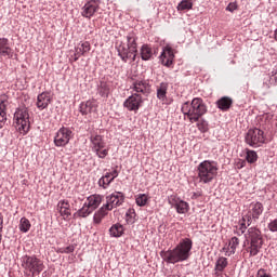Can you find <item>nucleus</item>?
<instances>
[{
	"mask_svg": "<svg viewBox=\"0 0 277 277\" xmlns=\"http://www.w3.org/2000/svg\"><path fill=\"white\" fill-rule=\"evenodd\" d=\"M227 267H228V259L221 256L215 262L214 271L222 273Z\"/></svg>",
	"mask_w": 277,
	"mask_h": 277,
	"instance_id": "obj_30",
	"label": "nucleus"
},
{
	"mask_svg": "<svg viewBox=\"0 0 277 277\" xmlns=\"http://www.w3.org/2000/svg\"><path fill=\"white\" fill-rule=\"evenodd\" d=\"M101 202H103V196L101 195H92L88 197L87 206L91 208L93 211H96L98 207H101Z\"/></svg>",
	"mask_w": 277,
	"mask_h": 277,
	"instance_id": "obj_24",
	"label": "nucleus"
},
{
	"mask_svg": "<svg viewBox=\"0 0 277 277\" xmlns=\"http://www.w3.org/2000/svg\"><path fill=\"white\" fill-rule=\"evenodd\" d=\"M143 103L144 98L142 97V94L133 93L123 102V107H126L128 111H137Z\"/></svg>",
	"mask_w": 277,
	"mask_h": 277,
	"instance_id": "obj_12",
	"label": "nucleus"
},
{
	"mask_svg": "<svg viewBox=\"0 0 277 277\" xmlns=\"http://www.w3.org/2000/svg\"><path fill=\"white\" fill-rule=\"evenodd\" d=\"M76 247L77 245H69L67 247L58 248L56 252L57 254H72Z\"/></svg>",
	"mask_w": 277,
	"mask_h": 277,
	"instance_id": "obj_38",
	"label": "nucleus"
},
{
	"mask_svg": "<svg viewBox=\"0 0 277 277\" xmlns=\"http://www.w3.org/2000/svg\"><path fill=\"white\" fill-rule=\"evenodd\" d=\"M72 130L68 127H62L54 136V145L57 148H66L70 144V140L74 137Z\"/></svg>",
	"mask_w": 277,
	"mask_h": 277,
	"instance_id": "obj_8",
	"label": "nucleus"
},
{
	"mask_svg": "<svg viewBox=\"0 0 277 277\" xmlns=\"http://www.w3.org/2000/svg\"><path fill=\"white\" fill-rule=\"evenodd\" d=\"M275 40H277V29H275Z\"/></svg>",
	"mask_w": 277,
	"mask_h": 277,
	"instance_id": "obj_59",
	"label": "nucleus"
},
{
	"mask_svg": "<svg viewBox=\"0 0 277 277\" xmlns=\"http://www.w3.org/2000/svg\"><path fill=\"white\" fill-rule=\"evenodd\" d=\"M132 90L135 92V94L148 96L150 94V83H148L146 80H135L132 83Z\"/></svg>",
	"mask_w": 277,
	"mask_h": 277,
	"instance_id": "obj_18",
	"label": "nucleus"
},
{
	"mask_svg": "<svg viewBox=\"0 0 277 277\" xmlns=\"http://www.w3.org/2000/svg\"><path fill=\"white\" fill-rule=\"evenodd\" d=\"M126 222L127 224H135V222H137V213H135V209H128L126 212Z\"/></svg>",
	"mask_w": 277,
	"mask_h": 277,
	"instance_id": "obj_31",
	"label": "nucleus"
},
{
	"mask_svg": "<svg viewBox=\"0 0 277 277\" xmlns=\"http://www.w3.org/2000/svg\"><path fill=\"white\" fill-rule=\"evenodd\" d=\"M3 124H5V123L0 121V129H3Z\"/></svg>",
	"mask_w": 277,
	"mask_h": 277,
	"instance_id": "obj_58",
	"label": "nucleus"
},
{
	"mask_svg": "<svg viewBox=\"0 0 277 277\" xmlns=\"http://www.w3.org/2000/svg\"><path fill=\"white\" fill-rule=\"evenodd\" d=\"M261 122H263V118L261 119Z\"/></svg>",
	"mask_w": 277,
	"mask_h": 277,
	"instance_id": "obj_63",
	"label": "nucleus"
},
{
	"mask_svg": "<svg viewBox=\"0 0 277 277\" xmlns=\"http://www.w3.org/2000/svg\"><path fill=\"white\" fill-rule=\"evenodd\" d=\"M271 81H275V83H276V81H277L276 72L271 77Z\"/></svg>",
	"mask_w": 277,
	"mask_h": 277,
	"instance_id": "obj_55",
	"label": "nucleus"
},
{
	"mask_svg": "<svg viewBox=\"0 0 277 277\" xmlns=\"http://www.w3.org/2000/svg\"><path fill=\"white\" fill-rule=\"evenodd\" d=\"M78 213H79V211H77V212L74 213V220L77 219V217H79V214H78Z\"/></svg>",
	"mask_w": 277,
	"mask_h": 277,
	"instance_id": "obj_57",
	"label": "nucleus"
},
{
	"mask_svg": "<svg viewBox=\"0 0 277 277\" xmlns=\"http://www.w3.org/2000/svg\"><path fill=\"white\" fill-rule=\"evenodd\" d=\"M57 208H58V213L63 217H68L69 215H71V213H70V202H68V200L58 201Z\"/></svg>",
	"mask_w": 277,
	"mask_h": 277,
	"instance_id": "obj_25",
	"label": "nucleus"
},
{
	"mask_svg": "<svg viewBox=\"0 0 277 277\" xmlns=\"http://www.w3.org/2000/svg\"><path fill=\"white\" fill-rule=\"evenodd\" d=\"M14 120L17 126H19V131H23L24 135L29 133L31 129V122L29 121V109L27 106H22L16 108L14 113Z\"/></svg>",
	"mask_w": 277,
	"mask_h": 277,
	"instance_id": "obj_7",
	"label": "nucleus"
},
{
	"mask_svg": "<svg viewBox=\"0 0 277 277\" xmlns=\"http://www.w3.org/2000/svg\"><path fill=\"white\" fill-rule=\"evenodd\" d=\"M94 211L88 206V203H84L81 209L78 210L79 217H88V215H91Z\"/></svg>",
	"mask_w": 277,
	"mask_h": 277,
	"instance_id": "obj_37",
	"label": "nucleus"
},
{
	"mask_svg": "<svg viewBox=\"0 0 277 277\" xmlns=\"http://www.w3.org/2000/svg\"><path fill=\"white\" fill-rule=\"evenodd\" d=\"M273 124H274L275 127H277V121H275Z\"/></svg>",
	"mask_w": 277,
	"mask_h": 277,
	"instance_id": "obj_61",
	"label": "nucleus"
},
{
	"mask_svg": "<svg viewBox=\"0 0 277 277\" xmlns=\"http://www.w3.org/2000/svg\"><path fill=\"white\" fill-rule=\"evenodd\" d=\"M100 8H101V0L88 1L83 5L81 14L84 18H90L91 16H94L96 12H98Z\"/></svg>",
	"mask_w": 277,
	"mask_h": 277,
	"instance_id": "obj_14",
	"label": "nucleus"
},
{
	"mask_svg": "<svg viewBox=\"0 0 277 277\" xmlns=\"http://www.w3.org/2000/svg\"><path fill=\"white\" fill-rule=\"evenodd\" d=\"M159 58L162 66L170 68L174 64V50L171 47L163 48Z\"/></svg>",
	"mask_w": 277,
	"mask_h": 277,
	"instance_id": "obj_16",
	"label": "nucleus"
},
{
	"mask_svg": "<svg viewBox=\"0 0 277 277\" xmlns=\"http://www.w3.org/2000/svg\"><path fill=\"white\" fill-rule=\"evenodd\" d=\"M246 222H247V221H243V219H242V222L240 223V230H241L242 233L246 230V228H248V227L246 226Z\"/></svg>",
	"mask_w": 277,
	"mask_h": 277,
	"instance_id": "obj_53",
	"label": "nucleus"
},
{
	"mask_svg": "<svg viewBox=\"0 0 277 277\" xmlns=\"http://www.w3.org/2000/svg\"><path fill=\"white\" fill-rule=\"evenodd\" d=\"M108 211H113L109 207V205L105 203L103 207H101L98 209V211L96 213H98L100 215L104 216L107 215Z\"/></svg>",
	"mask_w": 277,
	"mask_h": 277,
	"instance_id": "obj_43",
	"label": "nucleus"
},
{
	"mask_svg": "<svg viewBox=\"0 0 277 277\" xmlns=\"http://www.w3.org/2000/svg\"><path fill=\"white\" fill-rule=\"evenodd\" d=\"M267 227L271 233H277V219L271 221Z\"/></svg>",
	"mask_w": 277,
	"mask_h": 277,
	"instance_id": "obj_44",
	"label": "nucleus"
},
{
	"mask_svg": "<svg viewBox=\"0 0 277 277\" xmlns=\"http://www.w3.org/2000/svg\"><path fill=\"white\" fill-rule=\"evenodd\" d=\"M168 82H161L157 87V98L159 101H166L168 98Z\"/></svg>",
	"mask_w": 277,
	"mask_h": 277,
	"instance_id": "obj_29",
	"label": "nucleus"
},
{
	"mask_svg": "<svg viewBox=\"0 0 277 277\" xmlns=\"http://www.w3.org/2000/svg\"><path fill=\"white\" fill-rule=\"evenodd\" d=\"M140 55L143 62H149V60H155V55H157V48L153 49L150 44L144 43L141 47Z\"/></svg>",
	"mask_w": 277,
	"mask_h": 277,
	"instance_id": "obj_19",
	"label": "nucleus"
},
{
	"mask_svg": "<svg viewBox=\"0 0 277 277\" xmlns=\"http://www.w3.org/2000/svg\"><path fill=\"white\" fill-rule=\"evenodd\" d=\"M8 100L0 98V116H5V111L8 110Z\"/></svg>",
	"mask_w": 277,
	"mask_h": 277,
	"instance_id": "obj_42",
	"label": "nucleus"
},
{
	"mask_svg": "<svg viewBox=\"0 0 277 277\" xmlns=\"http://www.w3.org/2000/svg\"><path fill=\"white\" fill-rule=\"evenodd\" d=\"M96 107V101L89 100L80 104L79 110L82 116H88V114H92V111H94Z\"/></svg>",
	"mask_w": 277,
	"mask_h": 277,
	"instance_id": "obj_20",
	"label": "nucleus"
},
{
	"mask_svg": "<svg viewBox=\"0 0 277 277\" xmlns=\"http://www.w3.org/2000/svg\"><path fill=\"white\" fill-rule=\"evenodd\" d=\"M75 54L78 55L79 57H81V56L85 57V54L83 53V51L81 49H79L78 47L75 48Z\"/></svg>",
	"mask_w": 277,
	"mask_h": 277,
	"instance_id": "obj_48",
	"label": "nucleus"
},
{
	"mask_svg": "<svg viewBox=\"0 0 277 277\" xmlns=\"http://www.w3.org/2000/svg\"><path fill=\"white\" fill-rule=\"evenodd\" d=\"M90 142L93 145V150L97 148H105V140H103V135L96 134L90 136Z\"/></svg>",
	"mask_w": 277,
	"mask_h": 277,
	"instance_id": "obj_26",
	"label": "nucleus"
},
{
	"mask_svg": "<svg viewBox=\"0 0 277 277\" xmlns=\"http://www.w3.org/2000/svg\"><path fill=\"white\" fill-rule=\"evenodd\" d=\"M214 275H215L216 277H228V275L222 274V273H220V272H215Z\"/></svg>",
	"mask_w": 277,
	"mask_h": 277,
	"instance_id": "obj_54",
	"label": "nucleus"
},
{
	"mask_svg": "<svg viewBox=\"0 0 277 277\" xmlns=\"http://www.w3.org/2000/svg\"><path fill=\"white\" fill-rule=\"evenodd\" d=\"M148 200H150V197L146 194H138L135 196L137 207H146L148 205Z\"/></svg>",
	"mask_w": 277,
	"mask_h": 277,
	"instance_id": "obj_34",
	"label": "nucleus"
},
{
	"mask_svg": "<svg viewBox=\"0 0 277 277\" xmlns=\"http://www.w3.org/2000/svg\"><path fill=\"white\" fill-rule=\"evenodd\" d=\"M217 162L213 160H203L197 167L199 183L205 185L211 183L217 176Z\"/></svg>",
	"mask_w": 277,
	"mask_h": 277,
	"instance_id": "obj_4",
	"label": "nucleus"
},
{
	"mask_svg": "<svg viewBox=\"0 0 277 277\" xmlns=\"http://www.w3.org/2000/svg\"><path fill=\"white\" fill-rule=\"evenodd\" d=\"M168 202L171 207L175 208L176 213L179 214L189 213V203L181 199L179 195L169 196Z\"/></svg>",
	"mask_w": 277,
	"mask_h": 277,
	"instance_id": "obj_11",
	"label": "nucleus"
},
{
	"mask_svg": "<svg viewBox=\"0 0 277 277\" xmlns=\"http://www.w3.org/2000/svg\"><path fill=\"white\" fill-rule=\"evenodd\" d=\"M181 111L184 116H186L194 124V122H199L200 118L207 114L208 108L207 104H205V100L201 97H195L192 102H185L182 104Z\"/></svg>",
	"mask_w": 277,
	"mask_h": 277,
	"instance_id": "obj_2",
	"label": "nucleus"
},
{
	"mask_svg": "<svg viewBox=\"0 0 277 277\" xmlns=\"http://www.w3.org/2000/svg\"><path fill=\"white\" fill-rule=\"evenodd\" d=\"M237 246H239V238L234 236L229 240L230 254H235V250H237Z\"/></svg>",
	"mask_w": 277,
	"mask_h": 277,
	"instance_id": "obj_39",
	"label": "nucleus"
},
{
	"mask_svg": "<svg viewBox=\"0 0 277 277\" xmlns=\"http://www.w3.org/2000/svg\"><path fill=\"white\" fill-rule=\"evenodd\" d=\"M78 48L84 53V55H88V52L91 51L92 45L89 43V41H84L78 44Z\"/></svg>",
	"mask_w": 277,
	"mask_h": 277,
	"instance_id": "obj_40",
	"label": "nucleus"
},
{
	"mask_svg": "<svg viewBox=\"0 0 277 277\" xmlns=\"http://www.w3.org/2000/svg\"><path fill=\"white\" fill-rule=\"evenodd\" d=\"M238 170H241V168H246V160H239L237 163Z\"/></svg>",
	"mask_w": 277,
	"mask_h": 277,
	"instance_id": "obj_49",
	"label": "nucleus"
},
{
	"mask_svg": "<svg viewBox=\"0 0 277 277\" xmlns=\"http://www.w3.org/2000/svg\"><path fill=\"white\" fill-rule=\"evenodd\" d=\"M234 10H237V3L230 2V3L226 6V11H227V12H233Z\"/></svg>",
	"mask_w": 277,
	"mask_h": 277,
	"instance_id": "obj_46",
	"label": "nucleus"
},
{
	"mask_svg": "<svg viewBox=\"0 0 277 277\" xmlns=\"http://www.w3.org/2000/svg\"><path fill=\"white\" fill-rule=\"evenodd\" d=\"M93 151L95 153V155H97L100 159H105V157L109 155V149L97 148V149H93Z\"/></svg>",
	"mask_w": 277,
	"mask_h": 277,
	"instance_id": "obj_41",
	"label": "nucleus"
},
{
	"mask_svg": "<svg viewBox=\"0 0 277 277\" xmlns=\"http://www.w3.org/2000/svg\"><path fill=\"white\" fill-rule=\"evenodd\" d=\"M216 106L221 109V111H228V109L233 107V98L229 96H223L216 102Z\"/></svg>",
	"mask_w": 277,
	"mask_h": 277,
	"instance_id": "obj_23",
	"label": "nucleus"
},
{
	"mask_svg": "<svg viewBox=\"0 0 277 277\" xmlns=\"http://www.w3.org/2000/svg\"><path fill=\"white\" fill-rule=\"evenodd\" d=\"M258 277H272V275L267 274V271L261 268V269L258 272Z\"/></svg>",
	"mask_w": 277,
	"mask_h": 277,
	"instance_id": "obj_47",
	"label": "nucleus"
},
{
	"mask_svg": "<svg viewBox=\"0 0 277 277\" xmlns=\"http://www.w3.org/2000/svg\"><path fill=\"white\" fill-rule=\"evenodd\" d=\"M265 127L249 129L245 136V142L252 148H259L265 144Z\"/></svg>",
	"mask_w": 277,
	"mask_h": 277,
	"instance_id": "obj_6",
	"label": "nucleus"
},
{
	"mask_svg": "<svg viewBox=\"0 0 277 277\" xmlns=\"http://www.w3.org/2000/svg\"><path fill=\"white\" fill-rule=\"evenodd\" d=\"M197 122V128L200 131V133H208L209 132V122L205 120L203 118H200Z\"/></svg>",
	"mask_w": 277,
	"mask_h": 277,
	"instance_id": "obj_36",
	"label": "nucleus"
},
{
	"mask_svg": "<svg viewBox=\"0 0 277 277\" xmlns=\"http://www.w3.org/2000/svg\"><path fill=\"white\" fill-rule=\"evenodd\" d=\"M79 61V56L77 54H74V62H78Z\"/></svg>",
	"mask_w": 277,
	"mask_h": 277,
	"instance_id": "obj_56",
	"label": "nucleus"
},
{
	"mask_svg": "<svg viewBox=\"0 0 277 277\" xmlns=\"http://www.w3.org/2000/svg\"><path fill=\"white\" fill-rule=\"evenodd\" d=\"M0 57H9V60H18V54L10 47L9 38H0Z\"/></svg>",
	"mask_w": 277,
	"mask_h": 277,
	"instance_id": "obj_13",
	"label": "nucleus"
},
{
	"mask_svg": "<svg viewBox=\"0 0 277 277\" xmlns=\"http://www.w3.org/2000/svg\"><path fill=\"white\" fill-rule=\"evenodd\" d=\"M263 203L260 201L251 202L249 206V211L247 214L242 216L243 222H247L248 226L253 222H258V220L263 215Z\"/></svg>",
	"mask_w": 277,
	"mask_h": 277,
	"instance_id": "obj_9",
	"label": "nucleus"
},
{
	"mask_svg": "<svg viewBox=\"0 0 277 277\" xmlns=\"http://www.w3.org/2000/svg\"><path fill=\"white\" fill-rule=\"evenodd\" d=\"M96 92L102 98H109V92H111V88L107 81L101 80L97 84Z\"/></svg>",
	"mask_w": 277,
	"mask_h": 277,
	"instance_id": "obj_21",
	"label": "nucleus"
},
{
	"mask_svg": "<svg viewBox=\"0 0 277 277\" xmlns=\"http://www.w3.org/2000/svg\"><path fill=\"white\" fill-rule=\"evenodd\" d=\"M109 235L110 237L119 238L124 235V226L120 223L114 224L109 228Z\"/></svg>",
	"mask_w": 277,
	"mask_h": 277,
	"instance_id": "obj_27",
	"label": "nucleus"
},
{
	"mask_svg": "<svg viewBox=\"0 0 277 277\" xmlns=\"http://www.w3.org/2000/svg\"><path fill=\"white\" fill-rule=\"evenodd\" d=\"M192 248H194L192 238H182L173 249L160 251V256L164 263L175 265V263L189 261Z\"/></svg>",
	"mask_w": 277,
	"mask_h": 277,
	"instance_id": "obj_1",
	"label": "nucleus"
},
{
	"mask_svg": "<svg viewBox=\"0 0 277 277\" xmlns=\"http://www.w3.org/2000/svg\"><path fill=\"white\" fill-rule=\"evenodd\" d=\"M116 50L118 57H120L124 64H127L129 60H131V62H135V58L137 57V54L122 41L119 43V45H116Z\"/></svg>",
	"mask_w": 277,
	"mask_h": 277,
	"instance_id": "obj_10",
	"label": "nucleus"
},
{
	"mask_svg": "<svg viewBox=\"0 0 277 277\" xmlns=\"http://www.w3.org/2000/svg\"><path fill=\"white\" fill-rule=\"evenodd\" d=\"M18 228L21 233H29V229L31 228V222H29V219L27 217H22L19 220V225Z\"/></svg>",
	"mask_w": 277,
	"mask_h": 277,
	"instance_id": "obj_33",
	"label": "nucleus"
},
{
	"mask_svg": "<svg viewBox=\"0 0 277 277\" xmlns=\"http://www.w3.org/2000/svg\"><path fill=\"white\" fill-rule=\"evenodd\" d=\"M247 245V252H249L250 256H256L261 252V248H263L261 229L256 227H250L248 229Z\"/></svg>",
	"mask_w": 277,
	"mask_h": 277,
	"instance_id": "obj_5",
	"label": "nucleus"
},
{
	"mask_svg": "<svg viewBox=\"0 0 277 277\" xmlns=\"http://www.w3.org/2000/svg\"><path fill=\"white\" fill-rule=\"evenodd\" d=\"M0 233H3V214L0 213Z\"/></svg>",
	"mask_w": 277,
	"mask_h": 277,
	"instance_id": "obj_52",
	"label": "nucleus"
},
{
	"mask_svg": "<svg viewBox=\"0 0 277 277\" xmlns=\"http://www.w3.org/2000/svg\"><path fill=\"white\" fill-rule=\"evenodd\" d=\"M118 166H116L111 172H107L98 180V186L103 187V189H107V187L114 183V180L118 179Z\"/></svg>",
	"mask_w": 277,
	"mask_h": 277,
	"instance_id": "obj_17",
	"label": "nucleus"
},
{
	"mask_svg": "<svg viewBox=\"0 0 277 277\" xmlns=\"http://www.w3.org/2000/svg\"><path fill=\"white\" fill-rule=\"evenodd\" d=\"M258 160H259V155L256 154V151L252 149H247L246 161L248 163H256Z\"/></svg>",
	"mask_w": 277,
	"mask_h": 277,
	"instance_id": "obj_35",
	"label": "nucleus"
},
{
	"mask_svg": "<svg viewBox=\"0 0 277 277\" xmlns=\"http://www.w3.org/2000/svg\"><path fill=\"white\" fill-rule=\"evenodd\" d=\"M200 196H202V194H200V193H193L192 200H196V199L200 198Z\"/></svg>",
	"mask_w": 277,
	"mask_h": 277,
	"instance_id": "obj_51",
	"label": "nucleus"
},
{
	"mask_svg": "<svg viewBox=\"0 0 277 277\" xmlns=\"http://www.w3.org/2000/svg\"><path fill=\"white\" fill-rule=\"evenodd\" d=\"M21 263L23 269H25L26 276L36 277L44 272V262L36 255H23L21 258Z\"/></svg>",
	"mask_w": 277,
	"mask_h": 277,
	"instance_id": "obj_3",
	"label": "nucleus"
},
{
	"mask_svg": "<svg viewBox=\"0 0 277 277\" xmlns=\"http://www.w3.org/2000/svg\"><path fill=\"white\" fill-rule=\"evenodd\" d=\"M127 45L137 54V35L135 32H129L127 36Z\"/></svg>",
	"mask_w": 277,
	"mask_h": 277,
	"instance_id": "obj_28",
	"label": "nucleus"
},
{
	"mask_svg": "<svg viewBox=\"0 0 277 277\" xmlns=\"http://www.w3.org/2000/svg\"><path fill=\"white\" fill-rule=\"evenodd\" d=\"M51 103V96L47 92H42L37 97V107L38 109H47Z\"/></svg>",
	"mask_w": 277,
	"mask_h": 277,
	"instance_id": "obj_22",
	"label": "nucleus"
},
{
	"mask_svg": "<svg viewBox=\"0 0 277 277\" xmlns=\"http://www.w3.org/2000/svg\"><path fill=\"white\" fill-rule=\"evenodd\" d=\"M223 251H226V248H223Z\"/></svg>",
	"mask_w": 277,
	"mask_h": 277,
	"instance_id": "obj_62",
	"label": "nucleus"
},
{
	"mask_svg": "<svg viewBox=\"0 0 277 277\" xmlns=\"http://www.w3.org/2000/svg\"><path fill=\"white\" fill-rule=\"evenodd\" d=\"M194 8V2L192 0H182L177 6L176 10L177 12H185L186 10H193Z\"/></svg>",
	"mask_w": 277,
	"mask_h": 277,
	"instance_id": "obj_32",
	"label": "nucleus"
},
{
	"mask_svg": "<svg viewBox=\"0 0 277 277\" xmlns=\"http://www.w3.org/2000/svg\"><path fill=\"white\" fill-rule=\"evenodd\" d=\"M103 217H105V216H103L98 212H95V214L93 216L94 224H101V222H103Z\"/></svg>",
	"mask_w": 277,
	"mask_h": 277,
	"instance_id": "obj_45",
	"label": "nucleus"
},
{
	"mask_svg": "<svg viewBox=\"0 0 277 277\" xmlns=\"http://www.w3.org/2000/svg\"><path fill=\"white\" fill-rule=\"evenodd\" d=\"M1 119L0 122L5 123L8 122V113H4V115H0Z\"/></svg>",
	"mask_w": 277,
	"mask_h": 277,
	"instance_id": "obj_50",
	"label": "nucleus"
},
{
	"mask_svg": "<svg viewBox=\"0 0 277 277\" xmlns=\"http://www.w3.org/2000/svg\"><path fill=\"white\" fill-rule=\"evenodd\" d=\"M124 193L115 192L111 195L106 196V205L114 210L124 203Z\"/></svg>",
	"mask_w": 277,
	"mask_h": 277,
	"instance_id": "obj_15",
	"label": "nucleus"
},
{
	"mask_svg": "<svg viewBox=\"0 0 277 277\" xmlns=\"http://www.w3.org/2000/svg\"><path fill=\"white\" fill-rule=\"evenodd\" d=\"M111 180V177H105V181H110Z\"/></svg>",
	"mask_w": 277,
	"mask_h": 277,
	"instance_id": "obj_60",
	"label": "nucleus"
}]
</instances>
